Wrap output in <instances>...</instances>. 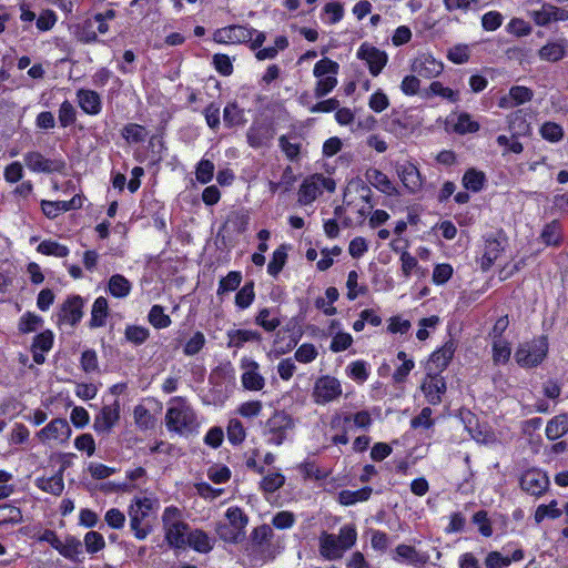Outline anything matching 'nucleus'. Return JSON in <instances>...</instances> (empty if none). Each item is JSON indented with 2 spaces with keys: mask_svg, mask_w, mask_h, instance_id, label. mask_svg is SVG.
Instances as JSON below:
<instances>
[{
  "mask_svg": "<svg viewBox=\"0 0 568 568\" xmlns=\"http://www.w3.org/2000/svg\"><path fill=\"white\" fill-rule=\"evenodd\" d=\"M27 168L37 173H63L65 171V161L61 158L50 159L40 152H28L24 155Z\"/></svg>",
  "mask_w": 568,
  "mask_h": 568,
  "instance_id": "obj_14",
  "label": "nucleus"
},
{
  "mask_svg": "<svg viewBox=\"0 0 568 568\" xmlns=\"http://www.w3.org/2000/svg\"><path fill=\"white\" fill-rule=\"evenodd\" d=\"M346 373L351 379L357 383H364L369 377V366L365 361L356 359L347 365Z\"/></svg>",
  "mask_w": 568,
  "mask_h": 568,
  "instance_id": "obj_52",
  "label": "nucleus"
},
{
  "mask_svg": "<svg viewBox=\"0 0 568 568\" xmlns=\"http://www.w3.org/2000/svg\"><path fill=\"white\" fill-rule=\"evenodd\" d=\"M132 290L131 282L122 274H113L108 282V292L115 298L126 297Z\"/></svg>",
  "mask_w": 568,
  "mask_h": 568,
  "instance_id": "obj_39",
  "label": "nucleus"
},
{
  "mask_svg": "<svg viewBox=\"0 0 568 568\" xmlns=\"http://www.w3.org/2000/svg\"><path fill=\"white\" fill-rule=\"evenodd\" d=\"M341 422H343L344 425H349L353 422L357 428L368 429L373 419L369 412L359 410L355 414H345L344 416L335 415L332 418L331 426L333 428L339 427Z\"/></svg>",
  "mask_w": 568,
  "mask_h": 568,
  "instance_id": "obj_30",
  "label": "nucleus"
},
{
  "mask_svg": "<svg viewBox=\"0 0 568 568\" xmlns=\"http://www.w3.org/2000/svg\"><path fill=\"white\" fill-rule=\"evenodd\" d=\"M519 486L528 495L540 497L548 490L549 477L539 468H529L520 475Z\"/></svg>",
  "mask_w": 568,
  "mask_h": 568,
  "instance_id": "obj_11",
  "label": "nucleus"
},
{
  "mask_svg": "<svg viewBox=\"0 0 568 568\" xmlns=\"http://www.w3.org/2000/svg\"><path fill=\"white\" fill-rule=\"evenodd\" d=\"M287 250L288 246L286 244H281L273 252L272 258L267 264V273L272 277H277V275L283 271L288 257Z\"/></svg>",
  "mask_w": 568,
  "mask_h": 568,
  "instance_id": "obj_43",
  "label": "nucleus"
},
{
  "mask_svg": "<svg viewBox=\"0 0 568 568\" xmlns=\"http://www.w3.org/2000/svg\"><path fill=\"white\" fill-rule=\"evenodd\" d=\"M43 324V318L30 311L23 313L18 322V331L20 334H30L38 331Z\"/></svg>",
  "mask_w": 568,
  "mask_h": 568,
  "instance_id": "obj_46",
  "label": "nucleus"
},
{
  "mask_svg": "<svg viewBox=\"0 0 568 568\" xmlns=\"http://www.w3.org/2000/svg\"><path fill=\"white\" fill-rule=\"evenodd\" d=\"M57 551L73 562H81L79 556L82 554V542L75 536L68 535Z\"/></svg>",
  "mask_w": 568,
  "mask_h": 568,
  "instance_id": "obj_40",
  "label": "nucleus"
},
{
  "mask_svg": "<svg viewBox=\"0 0 568 568\" xmlns=\"http://www.w3.org/2000/svg\"><path fill=\"white\" fill-rule=\"evenodd\" d=\"M568 433V413L554 416L546 425L545 435L549 440L561 438Z\"/></svg>",
  "mask_w": 568,
  "mask_h": 568,
  "instance_id": "obj_36",
  "label": "nucleus"
},
{
  "mask_svg": "<svg viewBox=\"0 0 568 568\" xmlns=\"http://www.w3.org/2000/svg\"><path fill=\"white\" fill-rule=\"evenodd\" d=\"M164 540L173 549H184L190 525L182 519V511L176 506H168L162 514Z\"/></svg>",
  "mask_w": 568,
  "mask_h": 568,
  "instance_id": "obj_3",
  "label": "nucleus"
},
{
  "mask_svg": "<svg viewBox=\"0 0 568 568\" xmlns=\"http://www.w3.org/2000/svg\"><path fill=\"white\" fill-rule=\"evenodd\" d=\"M242 273L240 271H230L219 282L216 291L217 296H223L226 293L236 291L242 282Z\"/></svg>",
  "mask_w": 568,
  "mask_h": 568,
  "instance_id": "obj_47",
  "label": "nucleus"
},
{
  "mask_svg": "<svg viewBox=\"0 0 568 568\" xmlns=\"http://www.w3.org/2000/svg\"><path fill=\"white\" fill-rule=\"evenodd\" d=\"M255 29L244 26H229L215 31L214 40L217 43H248L254 36Z\"/></svg>",
  "mask_w": 568,
  "mask_h": 568,
  "instance_id": "obj_18",
  "label": "nucleus"
},
{
  "mask_svg": "<svg viewBox=\"0 0 568 568\" xmlns=\"http://www.w3.org/2000/svg\"><path fill=\"white\" fill-rule=\"evenodd\" d=\"M397 358L403 363L393 373V381L396 384L405 383L410 372L415 368V362L404 351L397 353Z\"/></svg>",
  "mask_w": 568,
  "mask_h": 568,
  "instance_id": "obj_45",
  "label": "nucleus"
},
{
  "mask_svg": "<svg viewBox=\"0 0 568 568\" xmlns=\"http://www.w3.org/2000/svg\"><path fill=\"white\" fill-rule=\"evenodd\" d=\"M227 336L229 346L235 348H242L248 342L261 343L263 341L262 334L255 329H232L227 333Z\"/></svg>",
  "mask_w": 568,
  "mask_h": 568,
  "instance_id": "obj_33",
  "label": "nucleus"
},
{
  "mask_svg": "<svg viewBox=\"0 0 568 568\" xmlns=\"http://www.w3.org/2000/svg\"><path fill=\"white\" fill-rule=\"evenodd\" d=\"M255 300V284L254 281L250 280L245 282V284L237 290L235 294V306L239 310L248 308Z\"/></svg>",
  "mask_w": 568,
  "mask_h": 568,
  "instance_id": "obj_44",
  "label": "nucleus"
},
{
  "mask_svg": "<svg viewBox=\"0 0 568 568\" xmlns=\"http://www.w3.org/2000/svg\"><path fill=\"white\" fill-rule=\"evenodd\" d=\"M373 489L369 486H364L357 490L343 489L338 493V503L343 506H351L358 501H366L369 499Z\"/></svg>",
  "mask_w": 568,
  "mask_h": 568,
  "instance_id": "obj_42",
  "label": "nucleus"
},
{
  "mask_svg": "<svg viewBox=\"0 0 568 568\" xmlns=\"http://www.w3.org/2000/svg\"><path fill=\"white\" fill-rule=\"evenodd\" d=\"M165 426L169 432L182 436L193 434L199 428L197 416L184 397L171 399L165 413Z\"/></svg>",
  "mask_w": 568,
  "mask_h": 568,
  "instance_id": "obj_2",
  "label": "nucleus"
},
{
  "mask_svg": "<svg viewBox=\"0 0 568 568\" xmlns=\"http://www.w3.org/2000/svg\"><path fill=\"white\" fill-rule=\"evenodd\" d=\"M471 523L477 526V530L483 537L489 538L493 536V524L487 510L480 509L476 511L471 517Z\"/></svg>",
  "mask_w": 568,
  "mask_h": 568,
  "instance_id": "obj_58",
  "label": "nucleus"
},
{
  "mask_svg": "<svg viewBox=\"0 0 568 568\" xmlns=\"http://www.w3.org/2000/svg\"><path fill=\"white\" fill-rule=\"evenodd\" d=\"M77 97L80 108L85 113L95 115L101 111V98L95 91L80 89Z\"/></svg>",
  "mask_w": 568,
  "mask_h": 568,
  "instance_id": "obj_35",
  "label": "nucleus"
},
{
  "mask_svg": "<svg viewBox=\"0 0 568 568\" xmlns=\"http://www.w3.org/2000/svg\"><path fill=\"white\" fill-rule=\"evenodd\" d=\"M548 353V337L542 334L519 343L515 351L514 358L519 367L531 369L541 365L547 358Z\"/></svg>",
  "mask_w": 568,
  "mask_h": 568,
  "instance_id": "obj_4",
  "label": "nucleus"
},
{
  "mask_svg": "<svg viewBox=\"0 0 568 568\" xmlns=\"http://www.w3.org/2000/svg\"><path fill=\"white\" fill-rule=\"evenodd\" d=\"M562 515V510L558 508L557 500H551L549 504L539 505L534 514L536 524L542 523L545 519H558Z\"/></svg>",
  "mask_w": 568,
  "mask_h": 568,
  "instance_id": "obj_51",
  "label": "nucleus"
},
{
  "mask_svg": "<svg viewBox=\"0 0 568 568\" xmlns=\"http://www.w3.org/2000/svg\"><path fill=\"white\" fill-rule=\"evenodd\" d=\"M109 317V303L104 296H99L94 300L91 308V318L88 326L90 328L103 327Z\"/></svg>",
  "mask_w": 568,
  "mask_h": 568,
  "instance_id": "obj_32",
  "label": "nucleus"
},
{
  "mask_svg": "<svg viewBox=\"0 0 568 568\" xmlns=\"http://www.w3.org/2000/svg\"><path fill=\"white\" fill-rule=\"evenodd\" d=\"M284 484L285 476L280 471H275L263 476L262 480L260 481V488L264 493L273 494L282 488Z\"/></svg>",
  "mask_w": 568,
  "mask_h": 568,
  "instance_id": "obj_59",
  "label": "nucleus"
},
{
  "mask_svg": "<svg viewBox=\"0 0 568 568\" xmlns=\"http://www.w3.org/2000/svg\"><path fill=\"white\" fill-rule=\"evenodd\" d=\"M443 63L434 59L432 55H420L416 58L412 64V70L418 77L432 79L443 72Z\"/></svg>",
  "mask_w": 568,
  "mask_h": 568,
  "instance_id": "obj_23",
  "label": "nucleus"
},
{
  "mask_svg": "<svg viewBox=\"0 0 568 568\" xmlns=\"http://www.w3.org/2000/svg\"><path fill=\"white\" fill-rule=\"evenodd\" d=\"M121 414L120 402L115 399L110 405H103L94 416L93 429L98 435H109L112 428L119 423Z\"/></svg>",
  "mask_w": 568,
  "mask_h": 568,
  "instance_id": "obj_13",
  "label": "nucleus"
},
{
  "mask_svg": "<svg viewBox=\"0 0 568 568\" xmlns=\"http://www.w3.org/2000/svg\"><path fill=\"white\" fill-rule=\"evenodd\" d=\"M216 534L220 539L229 544H239L245 538V532H239V530L229 524H219L216 527Z\"/></svg>",
  "mask_w": 568,
  "mask_h": 568,
  "instance_id": "obj_61",
  "label": "nucleus"
},
{
  "mask_svg": "<svg viewBox=\"0 0 568 568\" xmlns=\"http://www.w3.org/2000/svg\"><path fill=\"white\" fill-rule=\"evenodd\" d=\"M420 389L432 406H437L443 402V396L447 390L445 377L439 372H426L422 382Z\"/></svg>",
  "mask_w": 568,
  "mask_h": 568,
  "instance_id": "obj_12",
  "label": "nucleus"
},
{
  "mask_svg": "<svg viewBox=\"0 0 568 568\" xmlns=\"http://www.w3.org/2000/svg\"><path fill=\"white\" fill-rule=\"evenodd\" d=\"M339 64L328 58H324L316 62L313 74L317 78L314 90L316 98H323L328 94L337 85V73Z\"/></svg>",
  "mask_w": 568,
  "mask_h": 568,
  "instance_id": "obj_8",
  "label": "nucleus"
},
{
  "mask_svg": "<svg viewBox=\"0 0 568 568\" xmlns=\"http://www.w3.org/2000/svg\"><path fill=\"white\" fill-rule=\"evenodd\" d=\"M23 519L22 511L12 504L0 505V526L14 525Z\"/></svg>",
  "mask_w": 568,
  "mask_h": 568,
  "instance_id": "obj_55",
  "label": "nucleus"
},
{
  "mask_svg": "<svg viewBox=\"0 0 568 568\" xmlns=\"http://www.w3.org/2000/svg\"><path fill=\"white\" fill-rule=\"evenodd\" d=\"M71 427L65 418H53L43 428L37 433V437L41 443L49 440H57L59 443H67L71 436Z\"/></svg>",
  "mask_w": 568,
  "mask_h": 568,
  "instance_id": "obj_17",
  "label": "nucleus"
},
{
  "mask_svg": "<svg viewBox=\"0 0 568 568\" xmlns=\"http://www.w3.org/2000/svg\"><path fill=\"white\" fill-rule=\"evenodd\" d=\"M357 58L365 61L369 73L377 77L388 61V55L385 51L379 50L368 42H364L357 50Z\"/></svg>",
  "mask_w": 568,
  "mask_h": 568,
  "instance_id": "obj_15",
  "label": "nucleus"
},
{
  "mask_svg": "<svg viewBox=\"0 0 568 568\" xmlns=\"http://www.w3.org/2000/svg\"><path fill=\"white\" fill-rule=\"evenodd\" d=\"M343 203L359 223L365 221L375 206L373 192L369 185L361 178H354L348 181L344 190Z\"/></svg>",
  "mask_w": 568,
  "mask_h": 568,
  "instance_id": "obj_1",
  "label": "nucleus"
},
{
  "mask_svg": "<svg viewBox=\"0 0 568 568\" xmlns=\"http://www.w3.org/2000/svg\"><path fill=\"white\" fill-rule=\"evenodd\" d=\"M509 131L513 139L527 136L531 132L530 124L523 110H517L509 115Z\"/></svg>",
  "mask_w": 568,
  "mask_h": 568,
  "instance_id": "obj_38",
  "label": "nucleus"
},
{
  "mask_svg": "<svg viewBox=\"0 0 568 568\" xmlns=\"http://www.w3.org/2000/svg\"><path fill=\"white\" fill-rule=\"evenodd\" d=\"M186 547L200 554H209L214 548V539L206 531L200 528L190 530L186 536Z\"/></svg>",
  "mask_w": 568,
  "mask_h": 568,
  "instance_id": "obj_25",
  "label": "nucleus"
},
{
  "mask_svg": "<svg viewBox=\"0 0 568 568\" xmlns=\"http://www.w3.org/2000/svg\"><path fill=\"white\" fill-rule=\"evenodd\" d=\"M428 555L420 554L414 546L400 544L393 551L392 559L397 564H407L415 567L424 566Z\"/></svg>",
  "mask_w": 568,
  "mask_h": 568,
  "instance_id": "obj_21",
  "label": "nucleus"
},
{
  "mask_svg": "<svg viewBox=\"0 0 568 568\" xmlns=\"http://www.w3.org/2000/svg\"><path fill=\"white\" fill-rule=\"evenodd\" d=\"M539 240L546 246L559 247L564 243L562 225L559 220H552L542 226Z\"/></svg>",
  "mask_w": 568,
  "mask_h": 568,
  "instance_id": "obj_26",
  "label": "nucleus"
},
{
  "mask_svg": "<svg viewBox=\"0 0 568 568\" xmlns=\"http://www.w3.org/2000/svg\"><path fill=\"white\" fill-rule=\"evenodd\" d=\"M84 300L82 296L68 295L55 313V324L58 327H77L84 315Z\"/></svg>",
  "mask_w": 568,
  "mask_h": 568,
  "instance_id": "obj_9",
  "label": "nucleus"
},
{
  "mask_svg": "<svg viewBox=\"0 0 568 568\" xmlns=\"http://www.w3.org/2000/svg\"><path fill=\"white\" fill-rule=\"evenodd\" d=\"M399 176L404 186L408 191L416 192L417 190L420 189L422 176L418 169L414 164L408 163L406 165H403L399 172Z\"/></svg>",
  "mask_w": 568,
  "mask_h": 568,
  "instance_id": "obj_41",
  "label": "nucleus"
},
{
  "mask_svg": "<svg viewBox=\"0 0 568 568\" xmlns=\"http://www.w3.org/2000/svg\"><path fill=\"white\" fill-rule=\"evenodd\" d=\"M455 352L456 344L450 338L429 355L427 372L432 369V372H439L442 374L450 364Z\"/></svg>",
  "mask_w": 568,
  "mask_h": 568,
  "instance_id": "obj_19",
  "label": "nucleus"
},
{
  "mask_svg": "<svg viewBox=\"0 0 568 568\" xmlns=\"http://www.w3.org/2000/svg\"><path fill=\"white\" fill-rule=\"evenodd\" d=\"M250 215L246 211H232L227 216L225 222L219 230L217 236L222 233H235L243 234L247 231L250 225Z\"/></svg>",
  "mask_w": 568,
  "mask_h": 568,
  "instance_id": "obj_22",
  "label": "nucleus"
},
{
  "mask_svg": "<svg viewBox=\"0 0 568 568\" xmlns=\"http://www.w3.org/2000/svg\"><path fill=\"white\" fill-rule=\"evenodd\" d=\"M343 393L341 382L331 375L318 377L314 384L312 397L314 403L325 405L337 399Z\"/></svg>",
  "mask_w": 568,
  "mask_h": 568,
  "instance_id": "obj_10",
  "label": "nucleus"
},
{
  "mask_svg": "<svg viewBox=\"0 0 568 568\" xmlns=\"http://www.w3.org/2000/svg\"><path fill=\"white\" fill-rule=\"evenodd\" d=\"M568 41L560 39L557 41H549L538 50V57L542 61L558 62L567 55Z\"/></svg>",
  "mask_w": 568,
  "mask_h": 568,
  "instance_id": "obj_24",
  "label": "nucleus"
},
{
  "mask_svg": "<svg viewBox=\"0 0 568 568\" xmlns=\"http://www.w3.org/2000/svg\"><path fill=\"white\" fill-rule=\"evenodd\" d=\"M53 345L54 334L51 329L47 328L36 334L30 345L33 362L38 365L44 364L45 354L53 348Z\"/></svg>",
  "mask_w": 568,
  "mask_h": 568,
  "instance_id": "obj_20",
  "label": "nucleus"
},
{
  "mask_svg": "<svg viewBox=\"0 0 568 568\" xmlns=\"http://www.w3.org/2000/svg\"><path fill=\"white\" fill-rule=\"evenodd\" d=\"M504 241L503 231L489 233L485 236L484 253L480 258V267L483 271H488L504 252Z\"/></svg>",
  "mask_w": 568,
  "mask_h": 568,
  "instance_id": "obj_16",
  "label": "nucleus"
},
{
  "mask_svg": "<svg viewBox=\"0 0 568 568\" xmlns=\"http://www.w3.org/2000/svg\"><path fill=\"white\" fill-rule=\"evenodd\" d=\"M343 547L333 534L324 532L320 538V554L327 560L339 559L343 555Z\"/></svg>",
  "mask_w": 568,
  "mask_h": 568,
  "instance_id": "obj_31",
  "label": "nucleus"
},
{
  "mask_svg": "<svg viewBox=\"0 0 568 568\" xmlns=\"http://www.w3.org/2000/svg\"><path fill=\"white\" fill-rule=\"evenodd\" d=\"M487 182L486 175L483 171L475 168H469L465 171L462 178V184L465 190L473 193L480 192Z\"/></svg>",
  "mask_w": 568,
  "mask_h": 568,
  "instance_id": "obj_37",
  "label": "nucleus"
},
{
  "mask_svg": "<svg viewBox=\"0 0 568 568\" xmlns=\"http://www.w3.org/2000/svg\"><path fill=\"white\" fill-rule=\"evenodd\" d=\"M223 121L227 126H235L243 122V111L235 102L227 103L224 108Z\"/></svg>",
  "mask_w": 568,
  "mask_h": 568,
  "instance_id": "obj_64",
  "label": "nucleus"
},
{
  "mask_svg": "<svg viewBox=\"0 0 568 568\" xmlns=\"http://www.w3.org/2000/svg\"><path fill=\"white\" fill-rule=\"evenodd\" d=\"M153 508L152 499L136 497L129 506L130 529L138 540H144L152 532V525L145 521Z\"/></svg>",
  "mask_w": 568,
  "mask_h": 568,
  "instance_id": "obj_5",
  "label": "nucleus"
},
{
  "mask_svg": "<svg viewBox=\"0 0 568 568\" xmlns=\"http://www.w3.org/2000/svg\"><path fill=\"white\" fill-rule=\"evenodd\" d=\"M295 427L293 417L285 410H275L266 420L264 435L270 445L281 446L287 438L288 432Z\"/></svg>",
  "mask_w": 568,
  "mask_h": 568,
  "instance_id": "obj_7",
  "label": "nucleus"
},
{
  "mask_svg": "<svg viewBox=\"0 0 568 568\" xmlns=\"http://www.w3.org/2000/svg\"><path fill=\"white\" fill-rule=\"evenodd\" d=\"M37 251L42 255L55 257H67L70 253L68 246L53 240H43L38 245Z\"/></svg>",
  "mask_w": 568,
  "mask_h": 568,
  "instance_id": "obj_50",
  "label": "nucleus"
},
{
  "mask_svg": "<svg viewBox=\"0 0 568 568\" xmlns=\"http://www.w3.org/2000/svg\"><path fill=\"white\" fill-rule=\"evenodd\" d=\"M84 547L88 554L94 555L105 548V540L102 534L90 530L84 535Z\"/></svg>",
  "mask_w": 568,
  "mask_h": 568,
  "instance_id": "obj_60",
  "label": "nucleus"
},
{
  "mask_svg": "<svg viewBox=\"0 0 568 568\" xmlns=\"http://www.w3.org/2000/svg\"><path fill=\"white\" fill-rule=\"evenodd\" d=\"M479 130V123L474 121L471 116L464 112L457 116V121L454 123V131L460 134L473 133Z\"/></svg>",
  "mask_w": 568,
  "mask_h": 568,
  "instance_id": "obj_63",
  "label": "nucleus"
},
{
  "mask_svg": "<svg viewBox=\"0 0 568 568\" xmlns=\"http://www.w3.org/2000/svg\"><path fill=\"white\" fill-rule=\"evenodd\" d=\"M227 440L231 445L237 446L241 445L246 437L245 428L241 420L236 418L230 419L226 427Z\"/></svg>",
  "mask_w": 568,
  "mask_h": 568,
  "instance_id": "obj_57",
  "label": "nucleus"
},
{
  "mask_svg": "<svg viewBox=\"0 0 568 568\" xmlns=\"http://www.w3.org/2000/svg\"><path fill=\"white\" fill-rule=\"evenodd\" d=\"M336 189L335 180L324 176L321 173H314L306 176L298 190V203L302 205L312 204L324 191L333 193Z\"/></svg>",
  "mask_w": 568,
  "mask_h": 568,
  "instance_id": "obj_6",
  "label": "nucleus"
},
{
  "mask_svg": "<svg viewBox=\"0 0 568 568\" xmlns=\"http://www.w3.org/2000/svg\"><path fill=\"white\" fill-rule=\"evenodd\" d=\"M430 94L439 95L453 103L459 100L458 91H454L450 88L444 87L439 81H434L430 83L428 91L426 92V97H429Z\"/></svg>",
  "mask_w": 568,
  "mask_h": 568,
  "instance_id": "obj_62",
  "label": "nucleus"
},
{
  "mask_svg": "<svg viewBox=\"0 0 568 568\" xmlns=\"http://www.w3.org/2000/svg\"><path fill=\"white\" fill-rule=\"evenodd\" d=\"M64 477L61 471H55L51 476H40L34 480V485L40 490L51 494L53 496H60L64 490Z\"/></svg>",
  "mask_w": 568,
  "mask_h": 568,
  "instance_id": "obj_29",
  "label": "nucleus"
},
{
  "mask_svg": "<svg viewBox=\"0 0 568 568\" xmlns=\"http://www.w3.org/2000/svg\"><path fill=\"white\" fill-rule=\"evenodd\" d=\"M364 181L384 194L392 195L396 192V189L389 178L375 168L366 170Z\"/></svg>",
  "mask_w": 568,
  "mask_h": 568,
  "instance_id": "obj_27",
  "label": "nucleus"
},
{
  "mask_svg": "<svg viewBox=\"0 0 568 568\" xmlns=\"http://www.w3.org/2000/svg\"><path fill=\"white\" fill-rule=\"evenodd\" d=\"M511 355L510 343L506 339H495L491 344V357L494 364H506Z\"/></svg>",
  "mask_w": 568,
  "mask_h": 568,
  "instance_id": "obj_54",
  "label": "nucleus"
},
{
  "mask_svg": "<svg viewBox=\"0 0 568 568\" xmlns=\"http://www.w3.org/2000/svg\"><path fill=\"white\" fill-rule=\"evenodd\" d=\"M304 480H324L327 478L328 473L321 469L314 460L305 459L297 466Z\"/></svg>",
  "mask_w": 568,
  "mask_h": 568,
  "instance_id": "obj_49",
  "label": "nucleus"
},
{
  "mask_svg": "<svg viewBox=\"0 0 568 568\" xmlns=\"http://www.w3.org/2000/svg\"><path fill=\"white\" fill-rule=\"evenodd\" d=\"M148 321L156 329L166 328L172 324L171 317L164 313V307L159 304H155L150 308Z\"/></svg>",
  "mask_w": 568,
  "mask_h": 568,
  "instance_id": "obj_53",
  "label": "nucleus"
},
{
  "mask_svg": "<svg viewBox=\"0 0 568 568\" xmlns=\"http://www.w3.org/2000/svg\"><path fill=\"white\" fill-rule=\"evenodd\" d=\"M225 517L229 520V525L239 530V532H245V528L248 524V516L239 506H231L226 509Z\"/></svg>",
  "mask_w": 568,
  "mask_h": 568,
  "instance_id": "obj_48",
  "label": "nucleus"
},
{
  "mask_svg": "<svg viewBox=\"0 0 568 568\" xmlns=\"http://www.w3.org/2000/svg\"><path fill=\"white\" fill-rule=\"evenodd\" d=\"M258 364L252 361L248 368L242 374L241 382L245 389L258 392L265 386L264 377L258 373Z\"/></svg>",
  "mask_w": 568,
  "mask_h": 568,
  "instance_id": "obj_34",
  "label": "nucleus"
},
{
  "mask_svg": "<svg viewBox=\"0 0 568 568\" xmlns=\"http://www.w3.org/2000/svg\"><path fill=\"white\" fill-rule=\"evenodd\" d=\"M277 308L263 307L260 308L254 317L255 325L263 328L266 333L275 332L281 325Z\"/></svg>",
  "mask_w": 568,
  "mask_h": 568,
  "instance_id": "obj_28",
  "label": "nucleus"
},
{
  "mask_svg": "<svg viewBox=\"0 0 568 568\" xmlns=\"http://www.w3.org/2000/svg\"><path fill=\"white\" fill-rule=\"evenodd\" d=\"M124 337L135 346L144 344L150 337L149 328L141 325H126Z\"/></svg>",
  "mask_w": 568,
  "mask_h": 568,
  "instance_id": "obj_56",
  "label": "nucleus"
}]
</instances>
